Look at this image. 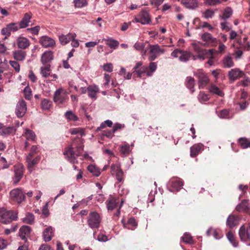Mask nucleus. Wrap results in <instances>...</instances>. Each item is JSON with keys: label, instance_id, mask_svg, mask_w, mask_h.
<instances>
[{"label": "nucleus", "instance_id": "69168bd1", "mask_svg": "<svg viewBox=\"0 0 250 250\" xmlns=\"http://www.w3.org/2000/svg\"><path fill=\"white\" fill-rule=\"evenodd\" d=\"M8 28H9L11 32H15L17 31L20 29L19 27L17 25V23H10L7 24Z\"/></svg>", "mask_w": 250, "mask_h": 250}, {"label": "nucleus", "instance_id": "864d4df0", "mask_svg": "<svg viewBox=\"0 0 250 250\" xmlns=\"http://www.w3.org/2000/svg\"><path fill=\"white\" fill-rule=\"evenodd\" d=\"M24 98L27 100H30L32 98V90L29 86H26L23 90Z\"/></svg>", "mask_w": 250, "mask_h": 250}, {"label": "nucleus", "instance_id": "79ce46f5", "mask_svg": "<svg viewBox=\"0 0 250 250\" xmlns=\"http://www.w3.org/2000/svg\"><path fill=\"white\" fill-rule=\"evenodd\" d=\"M65 118L68 121H77L79 120V118L75 115L71 110L67 111L64 114Z\"/></svg>", "mask_w": 250, "mask_h": 250}, {"label": "nucleus", "instance_id": "cd10ccee", "mask_svg": "<svg viewBox=\"0 0 250 250\" xmlns=\"http://www.w3.org/2000/svg\"><path fill=\"white\" fill-rule=\"evenodd\" d=\"M76 37L75 34L69 33L66 35H61L59 36V40L62 45L68 43L71 40L74 39Z\"/></svg>", "mask_w": 250, "mask_h": 250}, {"label": "nucleus", "instance_id": "20e7f679", "mask_svg": "<svg viewBox=\"0 0 250 250\" xmlns=\"http://www.w3.org/2000/svg\"><path fill=\"white\" fill-rule=\"evenodd\" d=\"M18 217L17 214L13 211L8 210L4 208L0 207V222L4 224H9L13 221L16 220Z\"/></svg>", "mask_w": 250, "mask_h": 250}, {"label": "nucleus", "instance_id": "412c9836", "mask_svg": "<svg viewBox=\"0 0 250 250\" xmlns=\"http://www.w3.org/2000/svg\"><path fill=\"white\" fill-rule=\"evenodd\" d=\"M40 43L44 47H53L55 45V41L47 36H43L40 39Z\"/></svg>", "mask_w": 250, "mask_h": 250}, {"label": "nucleus", "instance_id": "603ef678", "mask_svg": "<svg viewBox=\"0 0 250 250\" xmlns=\"http://www.w3.org/2000/svg\"><path fill=\"white\" fill-rule=\"evenodd\" d=\"M52 104V102L47 99H44L42 101L41 107L44 110L49 109Z\"/></svg>", "mask_w": 250, "mask_h": 250}, {"label": "nucleus", "instance_id": "e433bc0d", "mask_svg": "<svg viewBox=\"0 0 250 250\" xmlns=\"http://www.w3.org/2000/svg\"><path fill=\"white\" fill-rule=\"evenodd\" d=\"M106 203L108 210H113L115 208L117 207L118 204V202L113 198H110L109 200H107Z\"/></svg>", "mask_w": 250, "mask_h": 250}, {"label": "nucleus", "instance_id": "4d7b16f0", "mask_svg": "<svg viewBox=\"0 0 250 250\" xmlns=\"http://www.w3.org/2000/svg\"><path fill=\"white\" fill-rule=\"evenodd\" d=\"M182 239L186 243L192 244L193 243L192 237L188 233H185L182 237Z\"/></svg>", "mask_w": 250, "mask_h": 250}, {"label": "nucleus", "instance_id": "a211bd4d", "mask_svg": "<svg viewBox=\"0 0 250 250\" xmlns=\"http://www.w3.org/2000/svg\"><path fill=\"white\" fill-rule=\"evenodd\" d=\"M17 44L18 47L21 49H26L30 45L29 40L24 37H19L17 39Z\"/></svg>", "mask_w": 250, "mask_h": 250}, {"label": "nucleus", "instance_id": "473e14b6", "mask_svg": "<svg viewBox=\"0 0 250 250\" xmlns=\"http://www.w3.org/2000/svg\"><path fill=\"white\" fill-rule=\"evenodd\" d=\"M208 90L210 93L217 95L220 97H223L224 96V92L215 84H211L210 85Z\"/></svg>", "mask_w": 250, "mask_h": 250}, {"label": "nucleus", "instance_id": "4468645a", "mask_svg": "<svg viewBox=\"0 0 250 250\" xmlns=\"http://www.w3.org/2000/svg\"><path fill=\"white\" fill-rule=\"evenodd\" d=\"M27 111L26 103L23 100H21L18 103L15 113L18 118L23 117Z\"/></svg>", "mask_w": 250, "mask_h": 250}, {"label": "nucleus", "instance_id": "6e6d98bb", "mask_svg": "<svg viewBox=\"0 0 250 250\" xmlns=\"http://www.w3.org/2000/svg\"><path fill=\"white\" fill-rule=\"evenodd\" d=\"M39 152V148L36 145L32 146L28 155L27 157H35V155L37 154Z\"/></svg>", "mask_w": 250, "mask_h": 250}, {"label": "nucleus", "instance_id": "58836bf2", "mask_svg": "<svg viewBox=\"0 0 250 250\" xmlns=\"http://www.w3.org/2000/svg\"><path fill=\"white\" fill-rule=\"evenodd\" d=\"M192 56V54L187 51H183L181 50L180 56H179V60L181 62H187Z\"/></svg>", "mask_w": 250, "mask_h": 250}, {"label": "nucleus", "instance_id": "09e8293b", "mask_svg": "<svg viewBox=\"0 0 250 250\" xmlns=\"http://www.w3.org/2000/svg\"><path fill=\"white\" fill-rule=\"evenodd\" d=\"M87 170L90 173H92L93 175L97 177L99 176L101 174V172L99 169L93 165L88 166L87 167Z\"/></svg>", "mask_w": 250, "mask_h": 250}, {"label": "nucleus", "instance_id": "f704fd0d", "mask_svg": "<svg viewBox=\"0 0 250 250\" xmlns=\"http://www.w3.org/2000/svg\"><path fill=\"white\" fill-rule=\"evenodd\" d=\"M40 70L41 74L43 78H47L50 75V64H46L44 65L41 67Z\"/></svg>", "mask_w": 250, "mask_h": 250}, {"label": "nucleus", "instance_id": "72a5a7b5", "mask_svg": "<svg viewBox=\"0 0 250 250\" xmlns=\"http://www.w3.org/2000/svg\"><path fill=\"white\" fill-rule=\"evenodd\" d=\"M248 209V202L247 200H243L235 208L236 211L238 212H247Z\"/></svg>", "mask_w": 250, "mask_h": 250}, {"label": "nucleus", "instance_id": "3c124183", "mask_svg": "<svg viewBox=\"0 0 250 250\" xmlns=\"http://www.w3.org/2000/svg\"><path fill=\"white\" fill-rule=\"evenodd\" d=\"M198 98L200 102L204 103L208 101L209 99L210 96L208 94L205 93L204 92L201 91L198 96Z\"/></svg>", "mask_w": 250, "mask_h": 250}, {"label": "nucleus", "instance_id": "37998d69", "mask_svg": "<svg viewBox=\"0 0 250 250\" xmlns=\"http://www.w3.org/2000/svg\"><path fill=\"white\" fill-rule=\"evenodd\" d=\"M157 67L156 62H151L148 66H146V71H147V77L151 76L155 71Z\"/></svg>", "mask_w": 250, "mask_h": 250}, {"label": "nucleus", "instance_id": "6e6552de", "mask_svg": "<svg viewBox=\"0 0 250 250\" xmlns=\"http://www.w3.org/2000/svg\"><path fill=\"white\" fill-rule=\"evenodd\" d=\"M245 76V72L238 68L231 69L228 73L229 80L231 83H233Z\"/></svg>", "mask_w": 250, "mask_h": 250}, {"label": "nucleus", "instance_id": "393cba45", "mask_svg": "<svg viewBox=\"0 0 250 250\" xmlns=\"http://www.w3.org/2000/svg\"><path fill=\"white\" fill-rule=\"evenodd\" d=\"M133 146V144L130 146L126 142H124V144L120 146L119 151L123 155L127 156L129 155L131 151Z\"/></svg>", "mask_w": 250, "mask_h": 250}, {"label": "nucleus", "instance_id": "13d9d810", "mask_svg": "<svg viewBox=\"0 0 250 250\" xmlns=\"http://www.w3.org/2000/svg\"><path fill=\"white\" fill-rule=\"evenodd\" d=\"M115 174L116 179L118 180L119 182H121L123 179V177L124 173L123 170L121 168L117 167V169L115 171Z\"/></svg>", "mask_w": 250, "mask_h": 250}, {"label": "nucleus", "instance_id": "ea45409f", "mask_svg": "<svg viewBox=\"0 0 250 250\" xmlns=\"http://www.w3.org/2000/svg\"><path fill=\"white\" fill-rule=\"evenodd\" d=\"M237 43H239V46H236L235 49L234 53V55L235 56V59H238L240 58L243 55V48H241V40H239L237 41Z\"/></svg>", "mask_w": 250, "mask_h": 250}, {"label": "nucleus", "instance_id": "f257e3e1", "mask_svg": "<svg viewBox=\"0 0 250 250\" xmlns=\"http://www.w3.org/2000/svg\"><path fill=\"white\" fill-rule=\"evenodd\" d=\"M83 149V146L81 139L76 138L73 141L71 146L66 149L63 154L66 156L70 163L74 164L78 163L77 157L82 155Z\"/></svg>", "mask_w": 250, "mask_h": 250}, {"label": "nucleus", "instance_id": "7ed1b4c3", "mask_svg": "<svg viewBox=\"0 0 250 250\" xmlns=\"http://www.w3.org/2000/svg\"><path fill=\"white\" fill-rule=\"evenodd\" d=\"M25 199V192L21 188L13 189L9 193V200L11 202L20 204Z\"/></svg>", "mask_w": 250, "mask_h": 250}, {"label": "nucleus", "instance_id": "c9c22d12", "mask_svg": "<svg viewBox=\"0 0 250 250\" xmlns=\"http://www.w3.org/2000/svg\"><path fill=\"white\" fill-rule=\"evenodd\" d=\"M99 91V89L97 86H89L87 87L88 96L92 98H96V94Z\"/></svg>", "mask_w": 250, "mask_h": 250}, {"label": "nucleus", "instance_id": "e2e57ef3", "mask_svg": "<svg viewBox=\"0 0 250 250\" xmlns=\"http://www.w3.org/2000/svg\"><path fill=\"white\" fill-rule=\"evenodd\" d=\"M112 125V121L110 120H106L104 123H103L101 124L100 126L97 128V130H99L102 129H103L106 127V126H108L109 127H111Z\"/></svg>", "mask_w": 250, "mask_h": 250}, {"label": "nucleus", "instance_id": "2f4dec72", "mask_svg": "<svg viewBox=\"0 0 250 250\" xmlns=\"http://www.w3.org/2000/svg\"><path fill=\"white\" fill-rule=\"evenodd\" d=\"M53 236V229L52 227H49L46 228L43 232V237L45 242L50 241Z\"/></svg>", "mask_w": 250, "mask_h": 250}, {"label": "nucleus", "instance_id": "0e129e2a", "mask_svg": "<svg viewBox=\"0 0 250 250\" xmlns=\"http://www.w3.org/2000/svg\"><path fill=\"white\" fill-rule=\"evenodd\" d=\"M11 32L9 28H8L7 25L6 27L3 28L1 31V34L5 36L4 39H7L8 37H9L11 35Z\"/></svg>", "mask_w": 250, "mask_h": 250}, {"label": "nucleus", "instance_id": "338daca9", "mask_svg": "<svg viewBox=\"0 0 250 250\" xmlns=\"http://www.w3.org/2000/svg\"><path fill=\"white\" fill-rule=\"evenodd\" d=\"M40 29V27L39 26H36L34 27L27 28V30L30 31L32 34L38 35Z\"/></svg>", "mask_w": 250, "mask_h": 250}, {"label": "nucleus", "instance_id": "bb28decb", "mask_svg": "<svg viewBox=\"0 0 250 250\" xmlns=\"http://www.w3.org/2000/svg\"><path fill=\"white\" fill-rule=\"evenodd\" d=\"M13 58L17 61H23L25 60L26 53L22 50L14 51L12 53Z\"/></svg>", "mask_w": 250, "mask_h": 250}, {"label": "nucleus", "instance_id": "7c9ffc66", "mask_svg": "<svg viewBox=\"0 0 250 250\" xmlns=\"http://www.w3.org/2000/svg\"><path fill=\"white\" fill-rule=\"evenodd\" d=\"M185 85L192 93L195 91V80L194 78L191 77H187L185 81Z\"/></svg>", "mask_w": 250, "mask_h": 250}, {"label": "nucleus", "instance_id": "9b49d317", "mask_svg": "<svg viewBox=\"0 0 250 250\" xmlns=\"http://www.w3.org/2000/svg\"><path fill=\"white\" fill-rule=\"evenodd\" d=\"M143 63L141 62L136 63L135 66L133 67V76L134 77L141 78L142 75L146 74L147 76V71H146V66H142Z\"/></svg>", "mask_w": 250, "mask_h": 250}, {"label": "nucleus", "instance_id": "423d86ee", "mask_svg": "<svg viewBox=\"0 0 250 250\" xmlns=\"http://www.w3.org/2000/svg\"><path fill=\"white\" fill-rule=\"evenodd\" d=\"M239 235L242 241L248 242V245H250V225H243L240 228Z\"/></svg>", "mask_w": 250, "mask_h": 250}, {"label": "nucleus", "instance_id": "774afa93", "mask_svg": "<svg viewBox=\"0 0 250 250\" xmlns=\"http://www.w3.org/2000/svg\"><path fill=\"white\" fill-rule=\"evenodd\" d=\"M240 83L244 87L249 86L250 85V79L249 77H246L245 79L241 81Z\"/></svg>", "mask_w": 250, "mask_h": 250}, {"label": "nucleus", "instance_id": "a19ab883", "mask_svg": "<svg viewBox=\"0 0 250 250\" xmlns=\"http://www.w3.org/2000/svg\"><path fill=\"white\" fill-rule=\"evenodd\" d=\"M23 135L26 137L27 140L35 141L36 138V136L34 132L27 128L25 129Z\"/></svg>", "mask_w": 250, "mask_h": 250}, {"label": "nucleus", "instance_id": "5701e85b", "mask_svg": "<svg viewBox=\"0 0 250 250\" xmlns=\"http://www.w3.org/2000/svg\"><path fill=\"white\" fill-rule=\"evenodd\" d=\"M31 228L27 226H23L21 228L19 231V236L22 240L27 241V237L30 235Z\"/></svg>", "mask_w": 250, "mask_h": 250}, {"label": "nucleus", "instance_id": "c756f323", "mask_svg": "<svg viewBox=\"0 0 250 250\" xmlns=\"http://www.w3.org/2000/svg\"><path fill=\"white\" fill-rule=\"evenodd\" d=\"M53 55L51 51L45 52L42 56L41 62L44 64H48L53 60Z\"/></svg>", "mask_w": 250, "mask_h": 250}, {"label": "nucleus", "instance_id": "4be33fe9", "mask_svg": "<svg viewBox=\"0 0 250 250\" xmlns=\"http://www.w3.org/2000/svg\"><path fill=\"white\" fill-rule=\"evenodd\" d=\"M122 222L123 225V227L124 228L134 230L138 226V223L136 219L134 218H129L127 223H125V222L123 220Z\"/></svg>", "mask_w": 250, "mask_h": 250}, {"label": "nucleus", "instance_id": "680f3d73", "mask_svg": "<svg viewBox=\"0 0 250 250\" xmlns=\"http://www.w3.org/2000/svg\"><path fill=\"white\" fill-rule=\"evenodd\" d=\"M219 116L221 118H229V111L228 109H223L218 114Z\"/></svg>", "mask_w": 250, "mask_h": 250}, {"label": "nucleus", "instance_id": "b1692460", "mask_svg": "<svg viewBox=\"0 0 250 250\" xmlns=\"http://www.w3.org/2000/svg\"><path fill=\"white\" fill-rule=\"evenodd\" d=\"M201 39L204 42H205L211 45H214L217 42V39L213 38L210 33L208 32L202 34L201 36Z\"/></svg>", "mask_w": 250, "mask_h": 250}, {"label": "nucleus", "instance_id": "a18cd8bd", "mask_svg": "<svg viewBox=\"0 0 250 250\" xmlns=\"http://www.w3.org/2000/svg\"><path fill=\"white\" fill-rule=\"evenodd\" d=\"M238 142L243 148L250 147V140L246 138H241L239 139Z\"/></svg>", "mask_w": 250, "mask_h": 250}, {"label": "nucleus", "instance_id": "9d476101", "mask_svg": "<svg viewBox=\"0 0 250 250\" xmlns=\"http://www.w3.org/2000/svg\"><path fill=\"white\" fill-rule=\"evenodd\" d=\"M68 99L67 92L61 88L57 90L54 95V101L58 104H62Z\"/></svg>", "mask_w": 250, "mask_h": 250}, {"label": "nucleus", "instance_id": "f03ea898", "mask_svg": "<svg viewBox=\"0 0 250 250\" xmlns=\"http://www.w3.org/2000/svg\"><path fill=\"white\" fill-rule=\"evenodd\" d=\"M192 46L194 51L198 54V57L202 60L208 59L207 63L210 66L214 65V56L213 50H206L202 48L199 43H192Z\"/></svg>", "mask_w": 250, "mask_h": 250}, {"label": "nucleus", "instance_id": "f8f14e48", "mask_svg": "<svg viewBox=\"0 0 250 250\" xmlns=\"http://www.w3.org/2000/svg\"><path fill=\"white\" fill-rule=\"evenodd\" d=\"M198 78L199 88H204L209 83V79L207 74L202 71H198L195 74Z\"/></svg>", "mask_w": 250, "mask_h": 250}, {"label": "nucleus", "instance_id": "ddd939ff", "mask_svg": "<svg viewBox=\"0 0 250 250\" xmlns=\"http://www.w3.org/2000/svg\"><path fill=\"white\" fill-rule=\"evenodd\" d=\"M135 20L137 22H140L143 24H148L151 20L149 13L146 10H142L135 17Z\"/></svg>", "mask_w": 250, "mask_h": 250}, {"label": "nucleus", "instance_id": "a878e982", "mask_svg": "<svg viewBox=\"0 0 250 250\" xmlns=\"http://www.w3.org/2000/svg\"><path fill=\"white\" fill-rule=\"evenodd\" d=\"M15 131L13 126H7L0 124V135H9Z\"/></svg>", "mask_w": 250, "mask_h": 250}, {"label": "nucleus", "instance_id": "aec40b11", "mask_svg": "<svg viewBox=\"0 0 250 250\" xmlns=\"http://www.w3.org/2000/svg\"><path fill=\"white\" fill-rule=\"evenodd\" d=\"M203 149V146L202 144H194L190 148V156L191 157H195L201 153Z\"/></svg>", "mask_w": 250, "mask_h": 250}, {"label": "nucleus", "instance_id": "39448f33", "mask_svg": "<svg viewBox=\"0 0 250 250\" xmlns=\"http://www.w3.org/2000/svg\"><path fill=\"white\" fill-rule=\"evenodd\" d=\"M148 48L149 55L148 59L150 62L154 61L158 54H164L165 52V49L161 48L158 44H149Z\"/></svg>", "mask_w": 250, "mask_h": 250}, {"label": "nucleus", "instance_id": "dca6fc26", "mask_svg": "<svg viewBox=\"0 0 250 250\" xmlns=\"http://www.w3.org/2000/svg\"><path fill=\"white\" fill-rule=\"evenodd\" d=\"M41 160V157L37 155L35 157H26L28 169L32 171L34 169L35 166L38 164Z\"/></svg>", "mask_w": 250, "mask_h": 250}, {"label": "nucleus", "instance_id": "5fc2aeb1", "mask_svg": "<svg viewBox=\"0 0 250 250\" xmlns=\"http://www.w3.org/2000/svg\"><path fill=\"white\" fill-rule=\"evenodd\" d=\"M216 11V9H208L203 13L204 17L205 19H211L214 16V13Z\"/></svg>", "mask_w": 250, "mask_h": 250}, {"label": "nucleus", "instance_id": "c85d7f7f", "mask_svg": "<svg viewBox=\"0 0 250 250\" xmlns=\"http://www.w3.org/2000/svg\"><path fill=\"white\" fill-rule=\"evenodd\" d=\"M181 2L186 7L191 9H195L198 5L197 0H181Z\"/></svg>", "mask_w": 250, "mask_h": 250}, {"label": "nucleus", "instance_id": "4c0bfd02", "mask_svg": "<svg viewBox=\"0 0 250 250\" xmlns=\"http://www.w3.org/2000/svg\"><path fill=\"white\" fill-rule=\"evenodd\" d=\"M227 237L231 244L235 247L238 245V242L232 231H229L226 234Z\"/></svg>", "mask_w": 250, "mask_h": 250}, {"label": "nucleus", "instance_id": "de8ad7c7", "mask_svg": "<svg viewBox=\"0 0 250 250\" xmlns=\"http://www.w3.org/2000/svg\"><path fill=\"white\" fill-rule=\"evenodd\" d=\"M232 14V10L231 8L227 7L224 10L222 16H221L222 19L226 20L231 17Z\"/></svg>", "mask_w": 250, "mask_h": 250}, {"label": "nucleus", "instance_id": "2eb2a0df", "mask_svg": "<svg viewBox=\"0 0 250 250\" xmlns=\"http://www.w3.org/2000/svg\"><path fill=\"white\" fill-rule=\"evenodd\" d=\"M14 183L17 184L22 178L23 174V166L19 164L14 166Z\"/></svg>", "mask_w": 250, "mask_h": 250}, {"label": "nucleus", "instance_id": "c03bdc74", "mask_svg": "<svg viewBox=\"0 0 250 250\" xmlns=\"http://www.w3.org/2000/svg\"><path fill=\"white\" fill-rule=\"evenodd\" d=\"M224 67L230 68L234 65L232 58L229 56L225 57L223 60Z\"/></svg>", "mask_w": 250, "mask_h": 250}, {"label": "nucleus", "instance_id": "bf43d9fd", "mask_svg": "<svg viewBox=\"0 0 250 250\" xmlns=\"http://www.w3.org/2000/svg\"><path fill=\"white\" fill-rule=\"evenodd\" d=\"M75 5L78 8H81L87 5L86 0H74Z\"/></svg>", "mask_w": 250, "mask_h": 250}, {"label": "nucleus", "instance_id": "0eeeda50", "mask_svg": "<svg viewBox=\"0 0 250 250\" xmlns=\"http://www.w3.org/2000/svg\"><path fill=\"white\" fill-rule=\"evenodd\" d=\"M101 220L99 214L97 212L93 211L89 214L87 223L89 227L92 229L98 228L100 226Z\"/></svg>", "mask_w": 250, "mask_h": 250}, {"label": "nucleus", "instance_id": "8fccbe9b", "mask_svg": "<svg viewBox=\"0 0 250 250\" xmlns=\"http://www.w3.org/2000/svg\"><path fill=\"white\" fill-rule=\"evenodd\" d=\"M35 220L34 215L32 213H27L26 216L23 219V222L28 224L32 225L34 223Z\"/></svg>", "mask_w": 250, "mask_h": 250}, {"label": "nucleus", "instance_id": "1a4fd4ad", "mask_svg": "<svg viewBox=\"0 0 250 250\" xmlns=\"http://www.w3.org/2000/svg\"><path fill=\"white\" fill-rule=\"evenodd\" d=\"M168 185L171 188L170 190L174 191H179L184 185L183 181L178 177H172L168 182Z\"/></svg>", "mask_w": 250, "mask_h": 250}, {"label": "nucleus", "instance_id": "052dcab7", "mask_svg": "<svg viewBox=\"0 0 250 250\" xmlns=\"http://www.w3.org/2000/svg\"><path fill=\"white\" fill-rule=\"evenodd\" d=\"M9 64L12 66L16 72H19L20 71V65L15 61H10Z\"/></svg>", "mask_w": 250, "mask_h": 250}, {"label": "nucleus", "instance_id": "49530a36", "mask_svg": "<svg viewBox=\"0 0 250 250\" xmlns=\"http://www.w3.org/2000/svg\"><path fill=\"white\" fill-rule=\"evenodd\" d=\"M103 41H106V45H107L109 47H110L111 48L115 49L116 47H117L119 45L118 42L115 40H113L111 39L106 40L104 39L103 40Z\"/></svg>", "mask_w": 250, "mask_h": 250}, {"label": "nucleus", "instance_id": "f3484780", "mask_svg": "<svg viewBox=\"0 0 250 250\" xmlns=\"http://www.w3.org/2000/svg\"><path fill=\"white\" fill-rule=\"evenodd\" d=\"M240 218L234 214H230L227 219L226 224L229 228L232 229L237 226L239 223Z\"/></svg>", "mask_w": 250, "mask_h": 250}, {"label": "nucleus", "instance_id": "6ab92c4d", "mask_svg": "<svg viewBox=\"0 0 250 250\" xmlns=\"http://www.w3.org/2000/svg\"><path fill=\"white\" fill-rule=\"evenodd\" d=\"M32 16V14L31 12H27L25 13L21 21L19 23V28H24L28 26Z\"/></svg>", "mask_w": 250, "mask_h": 250}]
</instances>
